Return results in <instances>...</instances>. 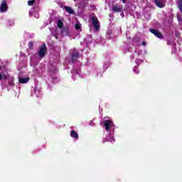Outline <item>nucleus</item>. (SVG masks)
Masks as SVG:
<instances>
[{"label": "nucleus", "instance_id": "obj_11", "mask_svg": "<svg viewBox=\"0 0 182 182\" xmlns=\"http://www.w3.org/2000/svg\"><path fill=\"white\" fill-rule=\"evenodd\" d=\"M29 77H25V78H22V77H20L18 79V82L19 83H21V84H25V83H28V82H29Z\"/></svg>", "mask_w": 182, "mask_h": 182}, {"label": "nucleus", "instance_id": "obj_12", "mask_svg": "<svg viewBox=\"0 0 182 182\" xmlns=\"http://www.w3.org/2000/svg\"><path fill=\"white\" fill-rule=\"evenodd\" d=\"M154 2L158 8H163V3L161 0H154Z\"/></svg>", "mask_w": 182, "mask_h": 182}, {"label": "nucleus", "instance_id": "obj_6", "mask_svg": "<svg viewBox=\"0 0 182 182\" xmlns=\"http://www.w3.org/2000/svg\"><path fill=\"white\" fill-rule=\"evenodd\" d=\"M104 125H105V129L107 131H109V130H110V127H112V126H113V121L105 120Z\"/></svg>", "mask_w": 182, "mask_h": 182}, {"label": "nucleus", "instance_id": "obj_10", "mask_svg": "<svg viewBox=\"0 0 182 182\" xmlns=\"http://www.w3.org/2000/svg\"><path fill=\"white\" fill-rule=\"evenodd\" d=\"M61 33L64 36H68V35H69V28L68 27L63 28L61 30Z\"/></svg>", "mask_w": 182, "mask_h": 182}, {"label": "nucleus", "instance_id": "obj_17", "mask_svg": "<svg viewBox=\"0 0 182 182\" xmlns=\"http://www.w3.org/2000/svg\"><path fill=\"white\" fill-rule=\"evenodd\" d=\"M28 47L31 49V50H33V41H30L28 43Z\"/></svg>", "mask_w": 182, "mask_h": 182}, {"label": "nucleus", "instance_id": "obj_1", "mask_svg": "<svg viewBox=\"0 0 182 182\" xmlns=\"http://www.w3.org/2000/svg\"><path fill=\"white\" fill-rule=\"evenodd\" d=\"M46 52H48V47H46V44L43 43L41 46L39 47L38 50V56L41 59L45 58L46 55Z\"/></svg>", "mask_w": 182, "mask_h": 182}, {"label": "nucleus", "instance_id": "obj_20", "mask_svg": "<svg viewBox=\"0 0 182 182\" xmlns=\"http://www.w3.org/2000/svg\"><path fill=\"white\" fill-rule=\"evenodd\" d=\"M141 45L143 46H146V45H147V43H146V41H142Z\"/></svg>", "mask_w": 182, "mask_h": 182}, {"label": "nucleus", "instance_id": "obj_8", "mask_svg": "<svg viewBox=\"0 0 182 182\" xmlns=\"http://www.w3.org/2000/svg\"><path fill=\"white\" fill-rule=\"evenodd\" d=\"M64 9L68 12V14H70V15H74L75 14V10L72 9L70 6H64Z\"/></svg>", "mask_w": 182, "mask_h": 182}, {"label": "nucleus", "instance_id": "obj_3", "mask_svg": "<svg viewBox=\"0 0 182 182\" xmlns=\"http://www.w3.org/2000/svg\"><path fill=\"white\" fill-rule=\"evenodd\" d=\"M149 31L151 32V33H153L154 35H155V36H156V38H159V39H162L163 34H161V33H160V31H159V30H156L154 28H150Z\"/></svg>", "mask_w": 182, "mask_h": 182}, {"label": "nucleus", "instance_id": "obj_13", "mask_svg": "<svg viewBox=\"0 0 182 182\" xmlns=\"http://www.w3.org/2000/svg\"><path fill=\"white\" fill-rule=\"evenodd\" d=\"M176 4L178 9L182 12V0H177Z\"/></svg>", "mask_w": 182, "mask_h": 182}, {"label": "nucleus", "instance_id": "obj_7", "mask_svg": "<svg viewBox=\"0 0 182 182\" xmlns=\"http://www.w3.org/2000/svg\"><path fill=\"white\" fill-rule=\"evenodd\" d=\"M122 10L123 8H122V6H119V5L117 4L112 6L113 12H122Z\"/></svg>", "mask_w": 182, "mask_h": 182}, {"label": "nucleus", "instance_id": "obj_28", "mask_svg": "<svg viewBox=\"0 0 182 182\" xmlns=\"http://www.w3.org/2000/svg\"><path fill=\"white\" fill-rule=\"evenodd\" d=\"M75 1H76V0H74Z\"/></svg>", "mask_w": 182, "mask_h": 182}, {"label": "nucleus", "instance_id": "obj_14", "mask_svg": "<svg viewBox=\"0 0 182 182\" xmlns=\"http://www.w3.org/2000/svg\"><path fill=\"white\" fill-rule=\"evenodd\" d=\"M57 26L59 29H62L63 28V22L62 20L59 19L58 21Z\"/></svg>", "mask_w": 182, "mask_h": 182}, {"label": "nucleus", "instance_id": "obj_26", "mask_svg": "<svg viewBox=\"0 0 182 182\" xmlns=\"http://www.w3.org/2000/svg\"><path fill=\"white\" fill-rule=\"evenodd\" d=\"M133 70H136V68H134Z\"/></svg>", "mask_w": 182, "mask_h": 182}, {"label": "nucleus", "instance_id": "obj_18", "mask_svg": "<svg viewBox=\"0 0 182 182\" xmlns=\"http://www.w3.org/2000/svg\"><path fill=\"white\" fill-rule=\"evenodd\" d=\"M106 141H110V143H112L113 144V143H114V139H113V137H111L109 139H107Z\"/></svg>", "mask_w": 182, "mask_h": 182}, {"label": "nucleus", "instance_id": "obj_19", "mask_svg": "<svg viewBox=\"0 0 182 182\" xmlns=\"http://www.w3.org/2000/svg\"><path fill=\"white\" fill-rule=\"evenodd\" d=\"M2 79H4V80H6V79H8V77H6V75H5V74H4V75H2Z\"/></svg>", "mask_w": 182, "mask_h": 182}, {"label": "nucleus", "instance_id": "obj_16", "mask_svg": "<svg viewBox=\"0 0 182 182\" xmlns=\"http://www.w3.org/2000/svg\"><path fill=\"white\" fill-rule=\"evenodd\" d=\"M34 4H35V0H29L28 1V6H33Z\"/></svg>", "mask_w": 182, "mask_h": 182}, {"label": "nucleus", "instance_id": "obj_4", "mask_svg": "<svg viewBox=\"0 0 182 182\" xmlns=\"http://www.w3.org/2000/svg\"><path fill=\"white\" fill-rule=\"evenodd\" d=\"M8 11V4L6 1L4 0L0 6V12L4 13Z\"/></svg>", "mask_w": 182, "mask_h": 182}, {"label": "nucleus", "instance_id": "obj_15", "mask_svg": "<svg viewBox=\"0 0 182 182\" xmlns=\"http://www.w3.org/2000/svg\"><path fill=\"white\" fill-rule=\"evenodd\" d=\"M75 28L76 31H80V29H82V26L80 25V23H76L75 25Z\"/></svg>", "mask_w": 182, "mask_h": 182}, {"label": "nucleus", "instance_id": "obj_23", "mask_svg": "<svg viewBox=\"0 0 182 182\" xmlns=\"http://www.w3.org/2000/svg\"><path fill=\"white\" fill-rule=\"evenodd\" d=\"M90 124H93V121H90Z\"/></svg>", "mask_w": 182, "mask_h": 182}, {"label": "nucleus", "instance_id": "obj_2", "mask_svg": "<svg viewBox=\"0 0 182 182\" xmlns=\"http://www.w3.org/2000/svg\"><path fill=\"white\" fill-rule=\"evenodd\" d=\"M90 19L95 31H99V29H100V25H99V19L97 18V16H92Z\"/></svg>", "mask_w": 182, "mask_h": 182}, {"label": "nucleus", "instance_id": "obj_5", "mask_svg": "<svg viewBox=\"0 0 182 182\" xmlns=\"http://www.w3.org/2000/svg\"><path fill=\"white\" fill-rule=\"evenodd\" d=\"M79 56H80V53H78V51L76 50H73L72 57H71L72 62H76V60H77Z\"/></svg>", "mask_w": 182, "mask_h": 182}, {"label": "nucleus", "instance_id": "obj_27", "mask_svg": "<svg viewBox=\"0 0 182 182\" xmlns=\"http://www.w3.org/2000/svg\"><path fill=\"white\" fill-rule=\"evenodd\" d=\"M1 69H2V68L0 66V70H1Z\"/></svg>", "mask_w": 182, "mask_h": 182}, {"label": "nucleus", "instance_id": "obj_22", "mask_svg": "<svg viewBox=\"0 0 182 182\" xmlns=\"http://www.w3.org/2000/svg\"><path fill=\"white\" fill-rule=\"evenodd\" d=\"M122 1L123 4H126V1H127V0H122Z\"/></svg>", "mask_w": 182, "mask_h": 182}, {"label": "nucleus", "instance_id": "obj_25", "mask_svg": "<svg viewBox=\"0 0 182 182\" xmlns=\"http://www.w3.org/2000/svg\"><path fill=\"white\" fill-rule=\"evenodd\" d=\"M167 45H170V43L168 42V43H167Z\"/></svg>", "mask_w": 182, "mask_h": 182}, {"label": "nucleus", "instance_id": "obj_21", "mask_svg": "<svg viewBox=\"0 0 182 182\" xmlns=\"http://www.w3.org/2000/svg\"><path fill=\"white\" fill-rule=\"evenodd\" d=\"M2 73H0V81L2 80Z\"/></svg>", "mask_w": 182, "mask_h": 182}, {"label": "nucleus", "instance_id": "obj_24", "mask_svg": "<svg viewBox=\"0 0 182 182\" xmlns=\"http://www.w3.org/2000/svg\"><path fill=\"white\" fill-rule=\"evenodd\" d=\"M137 75H139V72L135 71Z\"/></svg>", "mask_w": 182, "mask_h": 182}, {"label": "nucleus", "instance_id": "obj_9", "mask_svg": "<svg viewBox=\"0 0 182 182\" xmlns=\"http://www.w3.org/2000/svg\"><path fill=\"white\" fill-rule=\"evenodd\" d=\"M70 136L73 137V139H75V140L79 139V134L75 130L70 132Z\"/></svg>", "mask_w": 182, "mask_h": 182}]
</instances>
